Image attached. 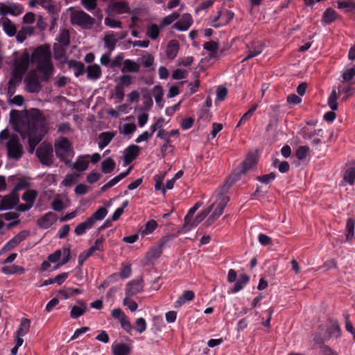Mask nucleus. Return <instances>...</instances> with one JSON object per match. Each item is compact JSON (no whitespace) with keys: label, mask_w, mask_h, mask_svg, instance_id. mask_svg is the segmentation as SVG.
<instances>
[{"label":"nucleus","mask_w":355,"mask_h":355,"mask_svg":"<svg viewBox=\"0 0 355 355\" xmlns=\"http://www.w3.org/2000/svg\"><path fill=\"white\" fill-rule=\"evenodd\" d=\"M37 3L47 10L50 15H56V8L52 0H37Z\"/></svg>","instance_id":"38"},{"label":"nucleus","mask_w":355,"mask_h":355,"mask_svg":"<svg viewBox=\"0 0 355 355\" xmlns=\"http://www.w3.org/2000/svg\"><path fill=\"white\" fill-rule=\"evenodd\" d=\"M179 42L176 40L170 41L167 45L166 54L168 59L173 60L179 51Z\"/></svg>","instance_id":"21"},{"label":"nucleus","mask_w":355,"mask_h":355,"mask_svg":"<svg viewBox=\"0 0 355 355\" xmlns=\"http://www.w3.org/2000/svg\"><path fill=\"white\" fill-rule=\"evenodd\" d=\"M135 329L139 332H144L146 329V323L145 320L143 318H139L135 321Z\"/></svg>","instance_id":"64"},{"label":"nucleus","mask_w":355,"mask_h":355,"mask_svg":"<svg viewBox=\"0 0 355 355\" xmlns=\"http://www.w3.org/2000/svg\"><path fill=\"white\" fill-rule=\"evenodd\" d=\"M32 60L37 63V69L41 73V80L48 82L54 69L49 45L45 44L37 47L32 53Z\"/></svg>","instance_id":"3"},{"label":"nucleus","mask_w":355,"mask_h":355,"mask_svg":"<svg viewBox=\"0 0 355 355\" xmlns=\"http://www.w3.org/2000/svg\"><path fill=\"white\" fill-rule=\"evenodd\" d=\"M28 234V232L26 231L19 232L12 239L8 241L3 249L6 251H9L15 248L27 237Z\"/></svg>","instance_id":"17"},{"label":"nucleus","mask_w":355,"mask_h":355,"mask_svg":"<svg viewBox=\"0 0 355 355\" xmlns=\"http://www.w3.org/2000/svg\"><path fill=\"white\" fill-rule=\"evenodd\" d=\"M250 277L245 274H242L236 282L234 288L232 289V293H237L241 291L243 286L248 282Z\"/></svg>","instance_id":"31"},{"label":"nucleus","mask_w":355,"mask_h":355,"mask_svg":"<svg viewBox=\"0 0 355 355\" xmlns=\"http://www.w3.org/2000/svg\"><path fill=\"white\" fill-rule=\"evenodd\" d=\"M193 24V19L190 14L184 13L182 15L181 18L176 21L173 25V28L180 31H185Z\"/></svg>","instance_id":"14"},{"label":"nucleus","mask_w":355,"mask_h":355,"mask_svg":"<svg viewBox=\"0 0 355 355\" xmlns=\"http://www.w3.org/2000/svg\"><path fill=\"white\" fill-rule=\"evenodd\" d=\"M104 23L110 28H121L122 24L120 21L109 17L105 18Z\"/></svg>","instance_id":"58"},{"label":"nucleus","mask_w":355,"mask_h":355,"mask_svg":"<svg viewBox=\"0 0 355 355\" xmlns=\"http://www.w3.org/2000/svg\"><path fill=\"white\" fill-rule=\"evenodd\" d=\"M157 223L155 220H150L148 221L144 227H141L139 234L143 237L150 234L157 227Z\"/></svg>","instance_id":"26"},{"label":"nucleus","mask_w":355,"mask_h":355,"mask_svg":"<svg viewBox=\"0 0 355 355\" xmlns=\"http://www.w3.org/2000/svg\"><path fill=\"white\" fill-rule=\"evenodd\" d=\"M159 34V27L155 24H152L148 26L146 35L151 40H156Z\"/></svg>","instance_id":"44"},{"label":"nucleus","mask_w":355,"mask_h":355,"mask_svg":"<svg viewBox=\"0 0 355 355\" xmlns=\"http://www.w3.org/2000/svg\"><path fill=\"white\" fill-rule=\"evenodd\" d=\"M42 135H28L29 152L33 153L35 146L42 141Z\"/></svg>","instance_id":"35"},{"label":"nucleus","mask_w":355,"mask_h":355,"mask_svg":"<svg viewBox=\"0 0 355 355\" xmlns=\"http://www.w3.org/2000/svg\"><path fill=\"white\" fill-rule=\"evenodd\" d=\"M173 237L172 234H168L162 237L155 246L149 250L146 254V258L149 261H153L159 258L162 253L163 248Z\"/></svg>","instance_id":"10"},{"label":"nucleus","mask_w":355,"mask_h":355,"mask_svg":"<svg viewBox=\"0 0 355 355\" xmlns=\"http://www.w3.org/2000/svg\"><path fill=\"white\" fill-rule=\"evenodd\" d=\"M338 8L340 9L355 10V3L349 1H340L338 2Z\"/></svg>","instance_id":"57"},{"label":"nucleus","mask_w":355,"mask_h":355,"mask_svg":"<svg viewBox=\"0 0 355 355\" xmlns=\"http://www.w3.org/2000/svg\"><path fill=\"white\" fill-rule=\"evenodd\" d=\"M166 174V171H165L164 173H160L159 175H156L154 177V180H155V189L156 190H160L161 189L163 193H165V192H166L165 187H162V182H163V180H164V179L165 178Z\"/></svg>","instance_id":"46"},{"label":"nucleus","mask_w":355,"mask_h":355,"mask_svg":"<svg viewBox=\"0 0 355 355\" xmlns=\"http://www.w3.org/2000/svg\"><path fill=\"white\" fill-rule=\"evenodd\" d=\"M89 165L88 156L79 157L76 162L73 164V168L78 171H83L87 169Z\"/></svg>","instance_id":"30"},{"label":"nucleus","mask_w":355,"mask_h":355,"mask_svg":"<svg viewBox=\"0 0 355 355\" xmlns=\"http://www.w3.org/2000/svg\"><path fill=\"white\" fill-rule=\"evenodd\" d=\"M107 214V211L104 207L99 208L89 219H93V224L96 220L103 219Z\"/></svg>","instance_id":"52"},{"label":"nucleus","mask_w":355,"mask_h":355,"mask_svg":"<svg viewBox=\"0 0 355 355\" xmlns=\"http://www.w3.org/2000/svg\"><path fill=\"white\" fill-rule=\"evenodd\" d=\"M338 94H343L344 96L342 100L343 101H347L350 96H352L355 93V88L352 86L342 87L341 85L338 87Z\"/></svg>","instance_id":"37"},{"label":"nucleus","mask_w":355,"mask_h":355,"mask_svg":"<svg viewBox=\"0 0 355 355\" xmlns=\"http://www.w3.org/2000/svg\"><path fill=\"white\" fill-rule=\"evenodd\" d=\"M337 99L338 94L335 89H333L328 98V105L331 111L325 113L324 115V119L328 122H332L336 119V115L334 111L338 109Z\"/></svg>","instance_id":"11"},{"label":"nucleus","mask_w":355,"mask_h":355,"mask_svg":"<svg viewBox=\"0 0 355 355\" xmlns=\"http://www.w3.org/2000/svg\"><path fill=\"white\" fill-rule=\"evenodd\" d=\"M180 17V15L177 12H173V13L167 15L164 17L160 22L159 27L163 28L168 25L172 24L175 20L178 19Z\"/></svg>","instance_id":"40"},{"label":"nucleus","mask_w":355,"mask_h":355,"mask_svg":"<svg viewBox=\"0 0 355 355\" xmlns=\"http://www.w3.org/2000/svg\"><path fill=\"white\" fill-rule=\"evenodd\" d=\"M223 19L222 22H219L218 24H214L213 26L215 28H218L221 26L227 24L230 21H231L234 16V12L230 10H226L225 12H222Z\"/></svg>","instance_id":"45"},{"label":"nucleus","mask_w":355,"mask_h":355,"mask_svg":"<svg viewBox=\"0 0 355 355\" xmlns=\"http://www.w3.org/2000/svg\"><path fill=\"white\" fill-rule=\"evenodd\" d=\"M227 89L225 87L220 86L218 87L216 91V98L219 101H223L225 100V97L227 95Z\"/></svg>","instance_id":"62"},{"label":"nucleus","mask_w":355,"mask_h":355,"mask_svg":"<svg viewBox=\"0 0 355 355\" xmlns=\"http://www.w3.org/2000/svg\"><path fill=\"white\" fill-rule=\"evenodd\" d=\"M273 165L275 166H277L279 172L281 173H286L290 168L288 163L286 161L279 162L278 160H275Z\"/></svg>","instance_id":"61"},{"label":"nucleus","mask_w":355,"mask_h":355,"mask_svg":"<svg viewBox=\"0 0 355 355\" xmlns=\"http://www.w3.org/2000/svg\"><path fill=\"white\" fill-rule=\"evenodd\" d=\"M140 66L134 60L126 59L123 61V66L121 68L122 73L132 72L137 73L139 71Z\"/></svg>","instance_id":"24"},{"label":"nucleus","mask_w":355,"mask_h":355,"mask_svg":"<svg viewBox=\"0 0 355 355\" xmlns=\"http://www.w3.org/2000/svg\"><path fill=\"white\" fill-rule=\"evenodd\" d=\"M37 196L36 191L31 190L25 192L22 196V199L26 202L27 204H31L33 206L35 198Z\"/></svg>","instance_id":"53"},{"label":"nucleus","mask_w":355,"mask_h":355,"mask_svg":"<svg viewBox=\"0 0 355 355\" xmlns=\"http://www.w3.org/2000/svg\"><path fill=\"white\" fill-rule=\"evenodd\" d=\"M112 349L114 355H129L130 352V348L123 343L113 345Z\"/></svg>","instance_id":"33"},{"label":"nucleus","mask_w":355,"mask_h":355,"mask_svg":"<svg viewBox=\"0 0 355 355\" xmlns=\"http://www.w3.org/2000/svg\"><path fill=\"white\" fill-rule=\"evenodd\" d=\"M142 96H143V98L144 100V107L145 110H148L151 108V107L153 106V102L152 100V96H151V92L149 90L146 89L143 92Z\"/></svg>","instance_id":"51"},{"label":"nucleus","mask_w":355,"mask_h":355,"mask_svg":"<svg viewBox=\"0 0 355 355\" xmlns=\"http://www.w3.org/2000/svg\"><path fill=\"white\" fill-rule=\"evenodd\" d=\"M109 8L112 11L117 14L127 13L130 11L128 4L125 1L114 2L109 6Z\"/></svg>","instance_id":"20"},{"label":"nucleus","mask_w":355,"mask_h":355,"mask_svg":"<svg viewBox=\"0 0 355 355\" xmlns=\"http://www.w3.org/2000/svg\"><path fill=\"white\" fill-rule=\"evenodd\" d=\"M257 107H258L257 104H254L251 107V108L243 115L238 125L242 123H245V121H248L250 119V117L253 115V114L255 112V110H257Z\"/></svg>","instance_id":"56"},{"label":"nucleus","mask_w":355,"mask_h":355,"mask_svg":"<svg viewBox=\"0 0 355 355\" xmlns=\"http://www.w3.org/2000/svg\"><path fill=\"white\" fill-rule=\"evenodd\" d=\"M55 150L56 156L62 159L72 157L73 151L69 141L64 137H60L55 142Z\"/></svg>","instance_id":"7"},{"label":"nucleus","mask_w":355,"mask_h":355,"mask_svg":"<svg viewBox=\"0 0 355 355\" xmlns=\"http://www.w3.org/2000/svg\"><path fill=\"white\" fill-rule=\"evenodd\" d=\"M62 254H63V257L60 262H59L57 266L55 267V269L58 268L60 266L66 264L71 259L70 250L68 248H64L62 251Z\"/></svg>","instance_id":"54"},{"label":"nucleus","mask_w":355,"mask_h":355,"mask_svg":"<svg viewBox=\"0 0 355 355\" xmlns=\"http://www.w3.org/2000/svg\"><path fill=\"white\" fill-rule=\"evenodd\" d=\"M78 305L71 307L70 316L72 318H77L83 315L87 311L86 304L83 301L78 300Z\"/></svg>","instance_id":"23"},{"label":"nucleus","mask_w":355,"mask_h":355,"mask_svg":"<svg viewBox=\"0 0 355 355\" xmlns=\"http://www.w3.org/2000/svg\"><path fill=\"white\" fill-rule=\"evenodd\" d=\"M248 54L242 60V62L248 61L261 54L263 51L264 45L261 41H254L250 45H248Z\"/></svg>","instance_id":"13"},{"label":"nucleus","mask_w":355,"mask_h":355,"mask_svg":"<svg viewBox=\"0 0 355 355\" xmlns=\"http://www.w3.org/2000/svg\"><path fill=\"white\" fill-rule=\"evenodd\" d=\"M355 76V67H351L349 69H347L344 71L343 73V81L348 82L354 78Z\"/></svg>","instance_id":"63"},{"label":"nucleus","mask_w":355,"mask_h":355,"mask_svg":"<svg viewBox=\"0 0 355 355\" xmlns=\"http://www.w3.org/2000/svg\"><path fill=\"white\" fill-rule=\"evenodd\" d=\"M164 91L161 85H156L154 87V97L156 103L159 107H163L164 101L162 99Z\"/></svg>","instance_id":"36"},{"label":"nucleus","mask_w":355,"mask_h":355,"mask_svg":"<svg viewBox=\"0 0 355 355\" xmlns=\"http://www.w3.org/2000/svg\"><path fill=\"white\" fill-rule=\"evenodd\" d=\"M72 24H76L84 29H89L94 24V19L83 10L73 12L71 16Z\"/></svg>","instance_id":"6"},{"label":"nucleus","mask_w":355,"mask_h":355,"mask_svg":"<svg viewBox=\"0 0 355 355\" xmlns=\"http://www.w3.org/2000/svg\"><path fill=\"white\" fill-rule=\"evenodd\" d=\"M123 305L127 306L131 311H135L137 309V304L130 299V297H126L123 300Z\"/></svg>","instance_id":"59"},{"label":"nucleus","mask_w":355,"mask_h":355,"mask_svg":"<svg viewBox=\"0 0 355 355\" xmlns=\"http://www.w3.org/2000/svg\"><path fill=\"white\" fill-rule=\"evenodd\" d=\"M141 60V64L146 68L151 67L154 62V57L151 54L143 55Z\"/></svg>","instance_id":"60"},{"label":"nucleus","mask_w":355,"mask_h":355,"mask_svg":"<svg viewBox=\"0 0 355 355\" xmlns=\"http://www.w3.org/2000/svg\"><path fill=\"white\" fill-rule=\"evenodd\" d=\"M101 165L102 171L105 173H111L115 167V163L111 158H107L105 160H104L102 162Z\"/></svg>","instance_id":"50"},{"label":"nucleus","mask_w":355,"mask_h":355,"mask_svg":"<svg viewBox=\"0 0 355 355\" xmlns=\"http://www.w3.org/2000/svg\"><path fill=\"white\" fill-rule=\"evenodd\" d=\"M10 123L17 133H48V123L43 113L38 109L30 110L24 116L18 110L10 112Z\"/></svg>","instance_id":"1"},{"label":"nucleus","mask_w":355,"mask_h":355,"mask_svg":"<svg viewBox=\"0 0 355 355\" xmlns=\"http://www.w3.org/2000/svg\"><path fill=\"white\" fill-rule=\"evenodd\" d=\"M27 90L30 93H37L40 91L42 85L38 79L34 76H28L25 80Z\"/></svg>","instance_id":"18"},{"label":"nucleus","mask_w":355,"mask_h":355,"mask_svg":"<svg viewBox=\"0 0 355 355\" xmlns=\"http://www.w3.org/2000/svg\"><path fill=\"white\" fill-rule=\"evenodd\" d=\"M118 40L115 38V36L112 35H106L104 37L105 46L109 49L110 51H114Z\"/></svg>","instance_id":"39"},{"label":"nucleus","mask_w":355,"mask_h":355,"mask_svg":"<svg viewBox=\"0 0 355 355\" xmlns=\"http://www.w3.org/2000/svg\"><path fill=\"white\" fill-rule=\"evenodd\" d=\"M58 41L62 45V46H68L70 43V37H69V31L67 29H62L59 34Z\"/></svg>","instance_id":"48"},{"label":"nucleus","mask_w":355,"mask_h":355,"mask_svg":"<svg viewBox=\"0 0 355 355\" xmlns=\"http://www.w3.org/2000/svg\"><path fill=\"white\" fill-rule=\"evenodd\" d=\"M144 289V282L142 279H135L125 286V293L128 297H132L141 293Z\"/></svg>","instance_id":"12"},{"label":"nucleus","mask_w":355,"mask_h":355,"mask_svg":"<svg viewBox=\"0 0 355 355\" xmlns=\"http://www.w3.org/2000/svg\"><path fill=\"white\" fill-rule=\"evenodd\" d=\"M114 135H99L98 138V147L103 149L112 141Z\"/></svg>","instance_id":"49"},{"label":"nucleus","mask_w":355,"mask_h":355,"mask_svg":"<svg viewBox=\"0 0 355 355\" xmlns=\"http://www.w3.org/2000/svg\"><path fill=\"white\" fill-rule=\"evenodd\" d=\"M224 193L225 192H223L221 190L218 194L217 200L211 204L207 209L202 211L196 216L195 218H193V216L186 215L184 218V224L182 229L180 230V232L186 233L194 227L197 226L207 216L213 209H214L213 213L207 218L204 225L207 227L214 223L223 214L225 207L230 200L228 196H223Z\"/></svg>","instance_id":"2"},{"label":"nucleus","mask_w":355,"mask_h":355,"mask_svg":"<svg viewBox=\"0 0 355 355\" xmlns=\"http://www.w3.org/2000/svg\"><path fill=\"white\" fill-rule=\"evenodd\" d=\"M29 63L30 56L27 53H24L21 57L15 60L12 72L14 73V76L18 80H22L24 74L28 69Z\"/></svg>","instance_id":"8"},{"label":"nucleus","mask_w":355,"mask_h":355,"mask_svg":"<svg viewBox=\"0 0 355 355\" xmlns=\"http://www.w3.org/2000/svg\"><path fill=\"white\" fill-rule=\"evenodd\" d=\"M140 148L136 145H131L125 150L124 163L125 165L131 163L139 155Z\"/></svg>","instance_id":"16"},{"label":"nucleus","mask_w":355,"mask_h":355,"mask_svg":"<svg viewBox=\"0 0 355 355\" xmlns=\"http://www.w3.org/2000/svg\"><path fill=\"white\" fill-rule=\"evenodd\" d=\"M204 49L210 52V56L211 58H217L218 55V44L217 42L214 41L207 42L203 44Z\"/></svg>","instance_id":"32"},{"label":"nucleus","mask_w":355,"mask_h":355,"mask_svg":"<svg viewBox=\"0 0 355 355\" xmlns=\"http://www.w3.org/2000/svg\"><path fill=\"white\" fill-rule=\"evenodd\" d=\"M3 28L5 33L10 37H12L16 34L17 28L8 18L3 19Z\"/></svg>","instance_id":"34"},{"label":"nucleus","mask_w":355,"mask_h":355,"mask_svg":"<svg viewBox=\"0 0 355 355\" xmlns=\"http://www.w3.org/2000/svg\"><path fill=\"white\" fill-rule=\"evenodd\" d=\"M1 270L3 273L6 275H12L16 272L22 273L24 272L23 268L15 265L3 266L1 268Z\"/></svg>","instance_id":"47"},{"label":"nucleus","mask_w":355,"mask_h":355,"mask_svg":"<svg viewBox=\"0 0 355 355\" xmlns=\"http://www.w3.org/2000/svg\"><path fill=\"white\" fill-rule=\"evenodd\" d=\"M31 322L27 318H23L21 321L19 327L16 333V338H21L24 336L30 329Z\"/></svg>","instance_id":"27"},{"label":"nucleus","mask_w":355,"mask_h":355,"mask_svg":"<svg viewBox=\"0 0 355 355\" xmlns=\"http://www.w3.org/2000/svg\"><path fill=\"white\" fill-rule=\"evenodd\" d=\"M257 160L258 156L256 153H248L245 159L241 162L240 166L236 169V172L230 175L223 185L221 187L222 191L227 192L233 184L239 179L241 174H245L257 164Z\"/></svg>","instance_id":"4"},{"label":"nucleus","mask_w":355,"mask_h":355,"mask_svg":"<svg viewBox=\"0 0 355 355\" xmlns=\"http://www.w3.org/2000/svg\"><path fill=\"white\" fill-rule=\"evenodd\" d=\"M355 222L352 218H349L346 224V239L350 241L354 238Z\"/></svg>","instance_id":"42"},{"label":"nucleus","mask_w":355,"mask_h":355,"mask_svg":"<svg viewBox=\"0 0 355 355\" xmlns=\"http://www.w3.org/2000/svg\"><path fill=\"white\" fill-rule=\"evenodd\" d=\"M337 17V12L334 9L328 8L322 15V21L325 24H329L336 21Z\"/></svg>","instance_id":"29"},{"label":"nucleus","mask_w":355,"mask_h":355,"mask_svg":"<svg viewBox=\"0 0 355 355\" xmlns=\"http://www.w3.org/2000/svg\"><path fill=\"white\" fill-rule=\"evenodd\" d=\"M10 135H0V139H9L6 147L9 158L16 160L19 159L23 155V147L17 135L9 137Z\"/></svg>","instance_id":"5"},{"label":"nucleus","mask_w":355,"mask_h":355,"mask_svg":"<svg viewBox=\"0 0 355 355\" xmlns=\"http://www.w3.org/2000/svg\"><path fill=\"white\" fill-rule=\"evenodd\" d=\"M36 154L41 163L46 166H51L53 163V148L46 142H43L38 147Z\"/></svg>","instance_id":"9"},{"label":"nucleus","mask_w":355,"mask_h":355,"mask_svg":"<svg viewBox=\"0 0 355 355\" xmlns=\"http://www.w3.org/2000/svg\"><path fill=\"white\" fill-rule=\"evenodd\" d=\"M309 151V148L307 146H302L297 149L295 156L299 160H303L308 155Z\"/></svg>","instance_id":"55"},{"label":"nucleus","mask_w":355,"mask_h":355,"mask_svg":"<svg viewBox=\"0 0 355 355\" xmlns=\"http://www.w3.org/2000/svg\"><path fill=\"white\" fill-rule=\"evenodd\" d=\"M19 201V198L16 193L6 196L1 201L0 210L11 209Z\"/></svg>","instance_id":"15"},{"label":"nucleus","mask_w":355,"mask_h":355,"mask_svg":"<svg viewBox=\"0 0 355 355\" xmlns=\"http://www.w3.org/2000/svg\"><path fill=\"white\" fill-rule=\"evenodd\" d=\"M343 180L349 184H354L355 181V166L349 167L345 171Z\"/></svg>","instance_id":"43"},{"label":"nucleus","mask_w":355,"mask_h":355,"mask_svg":"<svg viewBox=\"0 0 355 355\" xmlns=\"http://www.w3.org/2000/svg\"><path fill=\"white\" fill-rule=\"evenodd\" d=\"M93 225V219L87 218L85 222L81 223L76 226L74 232L76 235H82L86 232V230L90 229Z\"/></svg>","instance_id":"28"},{"label":"nucleus","mask_w":355,"mask_h":355,"mask_svg":"<svg viewBox=\"0 0 355 355\" xmlns=\"http://www.w3.org/2000/svg\"><path fill=\"white\" fill-rule=\"evenodd\" d=\"M56 215L53 212H48L38 220V225L44 229L50 227L56 221Z\"/></svg>","instance_id":"19"},{"label":"nucleus","mask_w":355,"mask_h":355,"mask_svg":"<svg viewBox=\"0 0 355 355\" xmlns=\"http://www.w3.org/2000/svg\"><path fill=\"white\" fill-rule=\"evenodd\" d=\"M194 297V293L191 291H184L182 295H180L177 300L176 303L178 306H182L183 304L187 302L191 301Z\"/></svg>","instance_id":"41"},{"label":"nucleus","mask_w":355,"mask_h":355,"mask_svg":"<svg viewBox=\"0 0 355 355\" xmlns=\"http://www.w3.org/2000/svg\"><path fill=\"white\" fill-rule=\"evenodd\" d=\"M87 78L92 80H96L101 76V69L96 64L89 65L87 68Z\"/></svg>","instance_id":"22"},{"label":"nucleus","mask_w":355,"mask_h":355,"mask_svg":"<svg viewBox=\"0 0 355 355\" xmlns=\"http://www.w3.org/2000/svg\"><path fill=\"white\" fill-rule=\"evenodd\" d=\"M69 67L75 70L74 75L76 77H79L83 75L85 71V65L83 62L71 60L68 63Z\"/></svg>","instance_id":"25"}]
</instances>
